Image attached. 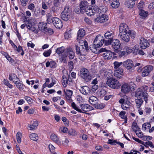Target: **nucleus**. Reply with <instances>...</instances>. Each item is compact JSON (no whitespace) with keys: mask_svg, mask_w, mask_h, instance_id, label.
Instances as JSON below:
<instances>
[{"mask_svg":"<svg viewBox=\"0 0 154 154\" xmlns=\"http://www.w3.org/2000/svg\"><path fill=\"white\" fill-rule=\"evenodd\" d=\"M71 106L75 110L80 113H85L86 112L89 111L93 109L92 107L86 104H80L81 109L79 107L77 106L74 102L72 103Z\"/></svg>","mask_w":154,"mask_h":154,"instance_id":"f257e3e1","label":"nucleus"},{"mask_svg":"<svg viewBox=\"0 0 154 154\" xmlns=\"http://www.w3.org/2000/svg\"><path fill=\"white\" fill-rule=\"evenodd\" d=\"M120 38L122 40L128 42L130 40V36L132 39L134 38L135 36V32L133 31L129 30L126 33H123L119 35Z\"/></svg>","mask_w":154,"mask_h":154,"instance_id":"f03ea898","label":"nucleus"},{"mask_svg":"<svg viewBox=\"0 0 154 154\" xmlns=\"http://www.w3.org/2000/svg\"><path fill=\"white\" fill-rule=\"evenodd\" d=\"M107 85L113 89H117L121 86L120 83L115 78H109L106 82Z\"/></svg>","mask_w":154,"mask_h":154,"instance_id":"7ed1b4c3","label":"nucleus"},{"mask_svg":"<svg viewBox=\"0 0 154 154\" xmlns=\"http://www.w3.org/2000/svg\"><path fill=\"white\" fill-rule=\"evenodd\" d=\"M80 75L81 77L87 82L90 81L92 79V77L90 74L89 72L85 68H83L81 69Z\"/></svg>","mask_w":154,"mask_h":154,"instance_id":"20e7f679","label":"nucleus"},{"mask_svg":"<svg viewBox=\"0 0 154 154\" xmlns=\"http://www.w3.org/2000/svg\"><path fill=\"white\" fill-rule=\"evenodd\" d=\"M135 96L144 100L145 102L147 103L149 95L146 92H143L140 89H138L136 92Z\"/></svg>","mask_w":154,"mask_h":154,"instance_id":"39448f33","label":"nucleus"},{"mask_svg":"<svg viewBox=\"0 0 154 154\" xmlns=\"http://www.w3.org/2000/svg\"><path fill=\"white\" fill-rule=\"evenodd\" d=\"M70 10L69 7L66 6L64 10L61 14V18L65 21H68L70 18Z\"/></svg>","mask_w":154,"mask_h":154,"instance_id":"423d86ee","label":"nucleus"},{"mask_svg":"<svg viewBox=\"0 0 154 154\" xmlns=\"http://www.w3.org/2000/svg\"><path fill=\"white\" fill-rule=\"evenodd\" d=\"M99 51L100 53L104 52L103 54V57L105 60L110 59L112 56L111 52L107 50L106 48H101Z\"/></svg>","mask_w":154,"mask_h":154,"instance_id":"0eeeda50","label":"nucleus"},{"mask_svg":"<svg viewBox=\"0 0 154 154\" xmlns=\"http://www.w3.org/2000/svg\"><path fill=\"white\" fill-rule=\"evenodd\" d=\"M121 44L119 40L118 39H113L112 42V46L114 51L118 52L120 50Z\"/></svg>","mask_w":154,"mask_h":154,"instance_id":"6e6552de","label":"nucleus"},{"mask_svg":"<svg viewBox=\"0 0 154 154\" xmlns=\"http://www.w3.org/2000/svg\"><path fill=\"white\" fill-rule=\"evenodd\" d=\"M153 69V67L152 66L149 65L145 66L142 69V76L143 77L148 76Z\"/></svg>","mask_w":154,"mask_h":154,"instance_id":"1a4fd4ad","label":"nucleus"},{"mask_svg":"<svg viewBox=\"0 0 154 154\" xmlns=\"http://www.w3.org/2000/svg\"><path fill=\"white\" fill-rule=\"evenodd\" d=\"M104 42L103 37L101 35H98L95 38L93 42L94 45H96L97 47L100 48L103 45Z\"/></svg>","mask_w":154,"mask_h":154,"instance_id":"9d476101","label":"nucleus"},{"mask_svg":"<svg viewBox=\"0 0 154 154\" xmlns=\"http://www.w3.org/2000/svg\"><path fill=\"white\" fill-rule=\"evenodd\" d=\"M75 55V53L73 51L72 48H66L63 56L65 57L68 56L70 59H72L74 58Z\"/></svg>","mask_w":154,"mask_h":154,"instance_id":"9b49d317","label":"nucleus"},{"mask_svg":"<svg viewBox=\"0 0 154 154\" xmlns=\"http://www.w3.org/2000/svg\"><path fill=\"white\" fill-rule=\"evenodd\" d=\"M119 35L128 33L129 30L127 25L124 23H121L119 27Z\"/></svg>","mask_w":154,"mask_h":154,"instance_id":"f8f14e48","label":"nucleus"},{"mask_svg":"<svg viewBox=\"0 0 154 154\" xmlns=\"http://www.w3.org/2000/svg\"><path fill=\"white\" fill-rule=\"evenodd\" d=\"M52 20L53 24L56 28L60 29L62 28L63 26L62 23L60 19L57 17H54Z\"/></svg>","mask_w":154,"mask_h":154,"instance_id":"ddd939ff","label":"nucleus"},{"mask_svg":"<svg viewBox=\"0 0 154 154\" xmlns=\"http://www.w3.org/2000/svg\"><path fill=\"white\" fill-rule=\"evenodd\" d=\"M79 8L81 13H84L88 8V3L86 1L81 2L79 4Z\"/></svg>","mask_w":154,"mask_h":154,"instance_id":"4468645a","label":"nucleus"},{"mask_svg":"<svg viewBox=\"0 0 154 154\" xmlns=\"http://www.w3.org/2000/svg\"><path fill=\"white\" fill-rule=\"evenodd\" d=\"M140 48L143 49H146L149 45L147 40L144 38L141 37L140 39Z\"/></svg>","mask_w":154,"mask_h":154,"instance_id":"2eb2a0df","label":"nucleus"},{"mask_svg":"<svg viewBox=\"0 0 154 154\" xmlns=\"http://www.w3.org/2000/svg\"><path fill=\"white\" fill-rule=\"evenodd\" d=\"M123 65L128 70L131 69L134 66L133 62L130 60H128L124 62L123 63Z\"/></svg>","mask_w":154,"mask_h":154,"instance_id":"dca6fc26","label":"nucleus"},{"mask_svg":"<svg viewBox=\"0 0 154 154\" xmlns=\"http://www.w3.org/2000/svg\"><path fill=\"white\" fill-rule=\"evenodd\" d=\"M80 91L81 93L85 95H89L91 94L90 89L87 86L82 87Z\"/></svg>","mask_w":154,"mask_h":154,"instance_id":"f3484780","label":"nucleus"},{"mask_svg":"<svg viewBox=\"0 0 154 154\" xmlns=\"http://www.w3.org/2000/svg\"><path fill=\"white\" fill-rule=\"evenodd\" d=\"M123 70L122 69H115L114 75L118 79H120L122 78Z\"/></svg>","mask_w":154,"mask_h":154,"instance_id":"a211bd4d","label":"nucleus"},{"mask_svg":"<svg viewBox=\"0 0 154 154\" xmlns=\"http://www.w3.org/2000/svg\"><path fill=\"white\" fill-rule=\"evenodd\" d=\"M95 9L96 14L98 13L99 14L100 13H105L106 11V7L105 6H100L99 7L95 6Z\"/></svg>","mask_w":154,"mask_h":154,"instance_id":"6ab92c4d","label":"nucleus"},{"mask_svg":"<svg viewBox=\"0 0 154 154\" xmlns=\"http://www.w3.org/2000/svg\"><path fill=\"white\" fill-rule=\"evenodd\" d=\"M64 92L65 93V96L68 101L69 103L71 102H72L71 97L72 94V91L67 89L66 91H64Z\"/></svg>","mask_w":154,"mask_h":154,"instance_id":"aec40b11","label":"nucleus"},{"mask_svg":"<svg viewBox=\"0 0 154 154\" xmlns=\"http://www.w3.org/2000/svg\"><path fill=\"white\" fill-rule=\"evenodd\" d=\"M108 17L105 15L102 14V16L99 17L94 19V21L98 23H103L108 20Z\"/></svg>","mask_w":154,"mask_h":154,"instance_id":"412c9836","label":"nucleus"},{"mask_svg":"<svg viewBox=\"0 0 154 154\" xmlns=\"http://www.w3.org/2000/svg\"><path fill=\"white\" fill-rule=\"evenodd\" d=\"M121 91L123 93L126 94L129 92L131 90V88L129 85L125 84L122 85L121 88Z\"/></svg>","mask_w":154,"mask_h":154,"instance_id":"4be33fe9","label":"nucleus"},{"mask_svg":"<svg viewBox=\"0 0 154 154\" xmlns=\"http://www.w3.org/2000/svg\"><path fill=\"white\" fill-rule=\"evenodd\" d=\"M85 12L88 16H90L94 15L95 14H96L95 9V6H94L91 9H90V8H88V9L86 10V11H85Z\"/></svg>","mask_w":154,"mask_h":154,"instance_id":"5701e85b","label":"nucleus"},{"mask_svg":"<svg viewBox=\"0 0 154 154\" xmlns=\"http://www.w3.org/2000/svg\"><path fill=\"white\" fill-rule=\"evenodd\" d=\"M45 26V25L43 23H40L38 24V28L42 32H47L48 30V28Z\"/></svg>","mask_w":154,"mask_h":154,"instance_id":"b1692460","label":"nucleus"},{"mask_svg":"<svg viewBox=\"0 0 154 154\" xmlns=\"http://www.w3.org/2000/svg\"><path fill=\"white\" fill-rule=\"evenodd\" d=\"M38 125V123L36 121H33L32 123L29 125L28 126V128H29V130H33L35 129Z\"/></svg>","mask_w":154,"mask_h":154,"instance_id":"393cba45","label":"nucleus"},{"mask_svg":"<svg viewBox=\"0 0 154 154\" xmlns=\"http://www.w3.org/2000/svg\"><path fill=\"white\" fill-rule=\"evenodd\" d=\"M104 36L106 39H113L114 34L112 31H108L105 33Z\"/></svg>","mask_w":154,"mask_h":154,"instance_id":"a878e982","label":"nucleus"},{"mask_svg":"<svg viewBox=\"0 0 154 154\" xmlns=\"http://www.w3.org/2000/svg\"><path fill=\"white\" fill-rule=\"evenodd\" d=\"M85 34V31L83 29H79L78 32V36L77 39L79 40L81 38L83 37Z\"/></svg>","mask_w":154,"mask_h":154,"instance_id":"bb28decb","label":"nucleus"},{"mask_svg":"<svg viewBox=\"0 0 154 154\" xmlns=\"http://www.w3.org/2000/svg\"><path fill=\"white\" fill-rule=\"evenodd\" d=\"M81 41L84 43L82 45L80 46L82 51H84L85 50L86 51L88 50V45L87 42L86 41H83V40Z\"/></svg>","mask_w":154,"mask_h":154,"instance_id":"cd10ccee","label":"nucleus"},{"mask_svg":"<svg viewBox=\"0 0 154 154\" xmlns=\"http://www.w3.org/2000/svg\"><path fill=\"white\" fill-rule=\"evenodd\" d=\"M123 50H124V51H123L121 53L120 52L122 55H125V52L127 54H130L133 51L131 48L127 46H125Z\"/></svg>","mask_w":154,"mask_h":154,"instance_id":"c85d7f7f","label":"nucleus"},{"mask_svg":"<svg viewBox=\"0 0 154 154\" xmlns=\"http://www.w3.org/2000/svg\"><path fill=\"white\" fill-rule=\"evenodd\" d=\"M108 143L113 145H116V144H115L114 143H116L120 145L122 148H123L124 147V144L123 143L120 142H116L115 140L111 139H109L108 140Z\"/></svg>","mask_w":154,"mask_h":154,"instance_id":"c756f323","label":"nucleus"},{"mask_svg":"<svg viewBox=\"0 0 154 154\" xmlns=\"http://www.w3.org/2000/svg\"><path fill=\"white\" fill-rule=\"evenodd\" d=\"M26 19H27L25 18L24 20V22L25 23V24L27 28L30 30L33 25L31 24L30 20H27Z\"/></svg>","mask_w":154,"mask_h":154,"instance_id":"7c9ffc66","label":"nucleus"},{"mask_svg":"<svg viewBox=\"0 0 154 154\" xmlns=\"http://www.w3.org/2000/svg\"><path fill=\"white\" fill-rule=\"evenodd\" d=\"M51 139L54 142H55L59 144L61 143L60 141L58 140L57 136L55 134H52L50 137Z\"/></svg>","mask_w":154,"mask_h":154,"instance_id":"2f4dec72","label":"nucleus"},{"mask_svg":"<svg viewBox=\"0 0 154 154\" xmlns=\"http://www.w3.org/2000/svg\"><path fill=\"white\" fill-rule=\"evenodd\" d=\"M89 48L92 52L95 53H97V48H99V47H97L96 45H94V43L93 42V45L90 46Z\"/></svg>","mask_w":154,"mask_h":154,"instance_id":"473e14b6","label":"nucleus"},{"mask_svg":"<svg viewBox=\"0 0 154 154\" xmlns=\"http://www.w3.org/2000/svg\"><path fill=\"white\" fill-rule=\"evenodd\" d=\"M135 4V2L133 1L129 0V1L126 2L125 5L128 8H132L134 6Z\"/></svg>","mask_w":154,"mask_h":154,"instance_id":"72a5a7b5","label":"nucleus"},{"mask_svg":"<svg viewBox=\"0 0 154 154\" xmlns=\"http://www.w3.org/2000/svg\"><path fill=\"white\" fill-rule=\"evenodd\" d=\"M97 98L93 96L90 97L89 99V101L91 104L94 105L97 102Z\"/></svg>","mask_w":154,"mask_h":154,"instance_id":"f704fd0d","label":"nucleus"},{"mask_svg":"<svg viewBox=\"0 0 154 154\" xmlns=\"http://www.w3.org/2000/svg\"><path fill=\"white\" fill-rule=\"evenodd\" d=\"M119 3L118 0H114L113 2H112L111 5L113 8H116L118 7L119 5Z\"/></svg>","mask_w":154,"mask_h":154,"instance_id":"c9c22d12","label":"nucleus"},{"mask_svg":"<svg viewBox=\"0 0 154 154\" xmlns=\"http://www.w3.org/2000/svg\"><path fill=\"white\" fill-rule=\"evenodd\" d=\"M135 101L136 104V106L138 108H139L140 107L143 102V99L139 98L137 99H136Z\"/></svg>","mask_w":154,"mask_h":154,"instance_id":"e433bc0d","label":"nucleus"},{"mask_svg":"<svg viewBox=\"0 0 154 154\" xmlns=\"http://www.w3.org/2000/svg\"><path fill=\"white\" fill-rule=\"evenodd\" d=\"M30 139L34 141H36L38 139V136L35 133H32L29 136Z\"/></svg>","mask_w":154,"mask_h":154,"instance_id":"4c0bfd02","label":"nucleus"},{"mask_svg":"<svg viewBox=\"0 0 154 154\" xmlns=\"http://www.w3.org/2000/svg\"><path fill=\"white\" fill-rule=\"evenodd\" d=\"M132 129L133 131L136 133L137 131H140V128L137 126V124L136 122H133L132 126Z\"/></svg>","mask_w":154,"mask_h":154,"instance_id":"58836bf2","label":"nucleus"},{"mask_svg":"<svg viewBox=\"0 0 154 154\" xmlns=\"http://www.w3.org/2000/svg\"><path fill=\"white\" fill-rule=\"evenodd\" d=\"M139 15L143 17H146L147 16L148 13L143 10L141 9L139 11Z\"/></svg>","mask_w":154,"mask_h":154,"instance_id":"ea45409f","label":"nucleus"},{"mask_svg":"<svg viewBox=\"0 0 154 154\" xmlns=\"http://www.w3.org/2000/svg\"><path fill=\"white\" fill-rule=\"evenodd\" d=\"M62 85L65 87H66L67 85L68 81L66 76L64 75L62 77Z\"/></svg>","mask_w":154,"mask_h":154,"instance_id":"a19ab883","label":"nucleus"},{"mask_svg":"<svg viewBox=\"0 0 154 154\" xmlns=\"http://www.w3.org/2000/svg\"><path fill=\"white\" fill-rule=\"evenodd\" d=\"M16 85L17 87L20 90H22L23 88L24 85L21 83L20 82V81L18 82H15Z\"/></svg>","mask_w":154,"mask_h":154,"instance_id":"79ce46f5","label":"nucleus"},{"mask_svg":"<svg viewBox=\"0 0 154 154\" xmlns=\"http://www.w3.org/2000/svg\"><path fill=\"white\" fill-rule=\"evenodd\" d=\"M9 79L11 81L13 80L14 79H17L18 80L20 81V80L18 78L17 75L14 73H11V74H10L9 75Z\"/></svg>","mask_w":154,"mask_h":154,"instance_id":"37998d69","label":"nucleus"},{"mask_svg":"<svg viewBox=\"0 0 154 154\" xmlns=\"http://www.w3.org/2000/svg\"><path fill=\"white\" fill-rule=\"evenodd\" d=\"M76 53L78 55H82V50L81 49L80 47H79L77 45H75Z\"/></svg>","mask_w":154,"mask_h":154,"instance_id":"c03bdc74","label":"nucleus"},{"mask_svg":"<svg viewBox=\"0 0 154 154\" xmlns=\"http://www.w3.org/2000/svg\"><path fill=\"white\" fill-rule=\"evenodd\" d=\"M122 64V62H119L117 61L114 62L113 64L115 69H120L119 68V67Z\"/></svg>","mask_w":154,"mask_h":154,"instance_id":"a18cd8bd","label":"nucleus"},{"mask_svg":"<svg viewBox=\"0 0 154 154\" xmlns=\"http://www.w3.org/2000/svg\"><path fill=\"white\" fill-rule=\"evenodd\" d=\"M64 51V48L62 46L60 48H58L56 50V52L57 53L59 54H62Z\"/></svg>","mask_w":154,"mask_h":154,"instance_id":"49530a36","label":"nucleus"},{"mask_svg":"<svg viewBox=\"0 0 154 154\" xmlns=\"http://www.w3.org/2000/svg\"><path fill=\"white\" fill-rule=\"evenodd\" d=\"M106 94V91L103 89H101L98 91V95L100 97L105 95Z\"/></svg>","mask_w":154,"mask_h":154,"instance_id":"de8ad7c7","label":"nucleus"},{"mask_svg":"<svg viewBox=\"0 0 154 154\" xmlns=\"http://www.w3.org/2000/svg\"><path fill=\"white\" fill-rule=\"evenodd\" d=\"M151 127V125L149 123H146L143 124L142 126V128L144 130L148 129L150 128Z\"/></svg>","mask_w":154,"mask_h":154,"instance_id":"09e8293b","label":"nucleus"},{"mask_svg":"<svg viewBox=\"0 0 154 154\" xmlns=\"http://www.w3.org/2000/svg\"><path fill=\"white\" fill-rule=\"evenodd\" d=\"M17 139L18 143H20L21 142V137H22V133L20 132H18L17 134Z\"/></svg>","mask_w":154,"mask_h":154,"instance_id":"8fccbe9b","label":"nucleus"},{"mask_svg":"<svg viewBox=\"0 0 154 154\" xmlns=\"http://www.w3.org/2000/svg\"><path fill=\"white\" fill-rule=\"evenodd\" d=\"M113 39H109L107 40H104V43L106 45H108L111 44H112V42Z\"/></svg>","mask_w":154,"mask_h":154,"instance_id":"3c124183","label":"nucleus"},{"mask_svg":"<svg viewBox=\"0 0 154 154\" xmlns=\"http://www.w3.org/2000/svg\"><path fill=\"white\" fill-rule=\"evenodd\" d=\"M51 53V50L49 49L48 51H45L43 53V55L45 57L49 56Z\"/></svg>","mask_w":154,"mask_h":154,"instance_id":"603ef678","label":"nucleus"},{"mask_svg":"<svg viewBox=\"0 0 154 154\" xmlns=\"http://www.w3.org/2000/svg\"><path fill=\"white\" fill-rule=\"evenodd\" d=\"M121 106L123 109L125 110L129 107V105L127 104V102L124 103L122 104Z\"/></svg>","mask_w":154,"mask_h":154,"instance_id":"864d4df0","label":"nucleus"},{"mask_svg":"<svg viewBox=\"0 0 154 154\" xmlns=\"http://www.w3.org/2000/svg\"><path fill=\"white\" fill-rule=\"evenodd\" d=\"M111 73L112 71L111 70H106L104 72V75L107 78L110 77L112 75Z\"/></svg>","mask_w":154,"mask_h":154,"instance_id":"5fc2aeb1","label":"nucleus"},{"mask_svg":"<svg viewBox=\"0 0 154 154\" xmlns=\"http://www.w3.org/2000/svg\"><path fill=\"white\" fill-rule=\"evenodd\" d=\"M69 134L70 135L74 136L77 133L76 131L73 129L69 130Z\"/></svg>","mask_w":154,"mask_h":154,"instance_id":"6e6d98bb","label":"nucleus"},{"mask_svg":"<svg viewBox=\"0 0 154 154\" xmlns=\"http://www.w3.org/2000/svg\"><path fill=\"white\" fill-rule=\"evenodd\" d=\"M52 63H53L54 65L56 64L55 62L54 61H51L50 63L49 62H47L46 63V66L48 67L49 66H50L51 68H53V66L52 65Z\"/></svg>","mask_w":154,"mask_h":154,"instance_id":"4d7b16f0","label":"nucleus"},{"mask_svg":"<svg viewBox=\"0 0 154 154\" xmlns=\"http://www.w3.org/2000/svg\"><path fill=\"white\" fill-rule=\"evenodd\" d=\"M104 105L102 104H96L95 106V107L99 109H102L104 108Z\"/></svg>","mask_w":154,"mask_h":154,"instance_id":"13d9d810","label":"nucleus"},{"mask_svg":"<svg viewBox=\"0 0 154 154\" xmlns=\"http://www.w3.org/2000/svg\"><path fill=\"white\" fill-rule=\"evenodd\" d=\"M138 89H140L141 90V91H143V92H146V91L148 89V87L146 85H144L142 86L140 88H139Z\"/></svg>","mask_w":154,"mask_h":154,"instance_id":"bf43d9fd","label":"nucleus"},{"mask_svg":"<svg viewBox=\"0 0 154 154\" xmlns=\"http://www.w3.org/2000/svg\"><path fill=\"white\" fill-rule=\"evenodd\" d=\"M98 87V86L97 85H92L91 88V90L93 92H94L97 90Z\"/></svg>","mask_w":154,"mask_h":154,"instance_id":"052dcab7","label":"nucleus"},{"mask_svg":"<svg viewBox=\"0 0 154 154\" xmlns=\"http://www.w3.org/2000/svg\"><path fill=\"white\" fill-rule=\"evenodd\" d=\"M60 130L64 133H66L68 129L66 127H63L62 128L60 127Z\"/></svg>","mask_w":154,"mask_h":154,"instance_id":"680f3d73","label":"nucleus"},{"mask_svg":"<svg viewBox=\"0 0 154 154\" xmlns=\"http://www.w3.org/2000/svg\"><path fill=\"white\" fill-rule=\"evenodd\" d=\"M68 65L70 69L72 70L73 68V63L72 61H70L69 62Z\"/></svg>","mask_w":154,"mask_h":154,"instance_id":"e2e57ef3","label":"nucleus"},{"mask_svg":"<svg viewBox=\"0 0 154 154\" xmlns=\"http://www.w3.org/2000/svg\"><path fill=\"white\" fill-rule=\"evenodd\" d=\"M134 52L136 53V54H137V52L139 50V46L138 45H135L134 47Z\"/></svg>","mask_w":154,"mask_h":154,"instance_id":"0e129e2a","label":"nucleus"},{"mask_svg":"<svg viewBox=\"0 0 154 154\" xmlns=\"http://www.w3.org/2000/svg\"><path fill=\"white\" fill-rule=\"evenodd\" d=\"M29 0H20L21 4L22 6H25L26 5Z\"/></svg>","mask_w":154,"mask_h":154,"instance_id":"69168bd1","label":"nucleus"},{"mask_svg":"<svg viewBox=\"0 0 154 154\" xmlns=\"http://www.w3.org/2000/svg\"><path fill=\"white\" fill-rule=\"evenodd\" d=\"M144 3L142 2H140L138 5V8L139 10L142 9L143 7Z\"/></svg>","mask_w":154,"mask_h":154,"instance_id":"338daca9","label":"nucleus"},{"mask_svg":"<svg viewBox=\"0 0 154 154\" xmlns=\"http://www.w3.org/2000/svg\"><path fill=\"white\" fill-rule=\"evenodd\" d=\"M55 7V6H53L51 8L50 10V12L51 13H54L57 12V8Z\"/></svg>","mask_w":154,"mask_h":154,"instance_id":"774afa93","label":"nucleus"}]
</instances>
